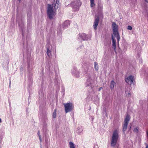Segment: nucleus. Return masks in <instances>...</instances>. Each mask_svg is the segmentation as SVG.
<instances>
[{"label":"nucleus","mask_w":148,"mask_h":148,"mask_svg":"<svg viewBox=\"0 0 148 148\" xmlns=\"http://www.w3.org/2000/svg\"><path fill=\"white\" fill-rule=\"evenodd\" d=\"M59 4V0H53L52 5L48 4L47 13L50 19L53 18L56 14V9Z\"/></svg>","instance_id":"obj_1"},{"label":"nucleus","mask_w":148,"mask_h":148,"mask_svg":"<svg viewBox=\"0 0 148 148\" xmlns=\"http://www.w3.org/2000/svg\"><path fill=\"white\" fill-rule=\"evenodd\" d=\"M119 137L118 130L116 129L113 132L112 136L111 145L114 147L116 145Z\"/></svg>","instance_id":"obj_2"},{"label":"nucleus","mask_w":148,"mask_h":148,"mask_svg":"<svg viewBox=\"0 0 148 148\" xmlns=\"http://www.w3.org/2000/svg\"><path fill=\"white\" fill-rule=\"evenodd\" d=\"M112 27L113 29V34L117 38V42H119L120 39V36L119 35L118 30V26L114 22H113L112 24Z\"/></svg>","instance_id":"obj_3"},{"label":"nucleus","mask_w":148,"mask_h":148,"mask_svg":"<svg viewBox=\"0 0 148 148\" xmlns=\"http://www.w3.org/2000/svg\"><path fill=\"white\" fill-rule=\"evenodd\" d=\"M63 104L64 107L65 112L66 113L72 111L74 108V106L72 103H64Z\"/></svg>","instance_id":"obj_4"},{"label":"nucleus","mask_w":148,"mask_h":148,"mask_svg":"<svg viewBox=\"0 0 148 148\" xmlns=\"http://www.w3.org/2000/svg\"><path fill=\"white\" fill-rule=\"evenodd\" d=\"M130 119V116L127 115L125 118L123 124L122 125L123 131L124 132L126 130L127 128V125L128 124L129 121Z\"/></svg>","instance_id":"obj_5"},{"label":"nucleus","mask_w":148,"mask_h":148,"mask_svg":"<svg viewBox=\"0 0 148 148\" xmlns=\"http://www.w3.org/2000/svg\"><path fill=\"white\" fill-rule=\"evenodd\" d=\"M81 5V3L80 1L73 2L71 5L73 8V11H76L79 10V8Z\"/></svg>","instance_id":"obj_6"},{"label":"nucleus","mask_w":148,"mask_h":148,"mask_svg":"<svg viewBox=\"0 0 148 148\" xmlns=\"http://www.w3.org/2000/svg\"><path fill=\"white\" fill-rule=\"evenodd\" d=\"M86 84L87 87H89L90 90L92 89L94 87L93 80L91 77H89L87 79Z\"/></svg>","instance_id":"obj_7"},{"label":"nucleus","mask_w":148,"mask_h":148,"mask_svg":"<svg viewBox=\"0 0 148 148\" xmlns=\"http://www.w3.org/2000/svg\"><path fill=\"white\" fill-rule=\"evenodd\" d=\"M71 73L72 75L77 78H78L80 77V71L76 68L73 69L72 70Z\"/></svg>","instance_id":"obj_8"},{"label":"nucleus","mask_w":148,"mask_h":148,"mask_svg":"<svg viewBox=\"0 0 148 148\" xmlns=\"http://www.w3.org/2000/svg\"><path fill=\"white\" fill-rule=\"evenodd\" d=\"M134 81V77L132 75H130L125 79L126 82L130 85L132 84Z\"/></svg>","instance_id":"obj_9"},{"label":"nucleus","mask_w":148,"mask_h":148,"mask_svg":"<svg viewBox=\"0 0 148 148\" xmlns=\"http://www.w3.org/2000/svg\"><path fill=\"white\" fill-rule=\"evenodd\" d=\"M79 38L80 39H82L83 40H87L88 38L86 36V34L84 33H81L79 34Z\"/></svg>","instance_id":"obj_10"},{"label":"nucleus","mask_w":148,"mask_h":148,"mask_svg":"<svg viewBox=\"0 0 148 148\" xmlns=\"http://www.w3.org/2000/svg\"><path fill=\"white\" fill-rule=\"evenodd\" d=\"M70 24V22L69 20L66 21L62 24V27L64 29L68 27Z\"/></svg>","instance_id":"obj_11"},{"label":"nucleus","mask_w":148,"mask_h":148,"mask_svg":"<svg viewBox=\"0 0 148 148\" xmlns=\"http://www.w3.org/2000/svg\"><path fill=\"white\" fill-rule=\"evenodd\" d=\"M99 20V17H97L95 20L94 22V24L93 25V27L94 29L96 30L97 29V26Z\"/></svg>","instance_id":"obj_12"},{"label":"nucleus","mask_w":148,"mask_h":148,"mask_svg":"<svg viewBox=\"0 0 148 148\" xmlns=\"http://www.w3.org/2000/svg\"><path fill=\"white\" fill-rule=\"evenodd\" d=\"M112 48H114V50H115L116 49V41L114 39L113 36V35L112 36Z\"/></svg>","instance_id":"obj_13"},{"label":"nucleus","mask_w":148,"mask_h":148,"mask_svg":"<svg viewBox=\"0 0 148 148\" xmlns=\"http://www.w3.org/2000/svg\"><path fill=\"white\" fill-rule=\"evenodd\" d=\"M116 86V83L114 81L112 80L111 81L110 84V88L111 89L114 88L115 86Z\"/></svg>","instance_id":"obj_14"},{"label":"nucleus","mask_w":148,"mask_h":148,"mask_svg":"<svg viewBox=\"0 0 148 148\" xmlns=\"http://www.w3.org/2000/svg\"><path fill=\"white\" fill-rule=\"evenodd\" d=\"M47 54L48 56L50 58H51L52 57V54L51 53V51L49 50V49L48 48H47Z\"/></svg>","instance_id":"obj_15"},{"label":"nucleus","mask_w":148,"mask_h":148,"mask_svg":"<svg viewBox=\"0 0 148 148\" xmlns=\"http://www.w3.org/2000/svg\"><path fill=\"white\" fill-rule=\"evenodd\" d=\"M94 67L96 71H97L99 69L98 64L97 62H95L94 63Z\"/></svg>","instance_id":"obj_16"},{"label":"nucleus","mask_w":148,"mask_h":148,"mask_svg":"<svg viewBox=\"0 0 148 148\" xmlns=\"http://www.w3.org/2000/svg\"><path fill=\"white\" fill-rule=\"evenodd\" d=\"M130 91V87L126 86L125 87V92H127Z\"/></svg>","instance_id":"obj_17"},{"label":"nucleus","mask_w":148,"mask_h":148,"mask_svg":"<svg viewBox=\"0 0 148 148\" xmlns=\"http://www.w3.org/2000/svg\"><path fill=\"white\" fill-rule=\"evenodd\" d=\"M69 144L70 148H75L73 142H70L69 143Z\"/></svg>","instance_id":"obj_18"},{"label":"nucleus","mask_w":148,"mask_h":148,"mask_svg":"<svg viewBox=\"0 0 148 148\" xmlns=\"http://www.w3.org/2000/svg\"><path fill=\"white\" fill-rule=\"evenodd\" d=\"M56 109H55L54 110V112L53 113L52 116L53 118H56Z\"/></svg>","instance_id":"obj_19"},{"label":"nucleus","mask_w":148,"mask_h":148,"mask_svg":"<svg viewBox=\"0 0 148 148\" xmlns=\"http://www.w3.org/2000/svg\"><path fill=\"white\" fill-rule=\"evenodd\" d=\"M90 6L91 7H92L95 5V4L94 3V0H90Z\"/></svg>","instance_id":"obj_20"},{"label":"nucleus","mask_w":148,"mask_h":148,"mask_svg":"<svg viewBox=\"0 0 148 148\" xmlns=\"http://www.w3.org/2000/svg\"><path fill=\"white\" fill-rule=\"evenodd\" d=\"M38 136L40 140V141L41 142V136L40 135V131H39L38 132Z\"/></svg>","instance_id":"obj_21"},{"label":"nucleus","mask_w":148,"mask_h":148,"mask_svg":"<svg viewBox=\"0 0 148 148\" xmlns=\"http://www.w3.org/2000/svg\"><path fill=\"white\" fill-rule=\"evenodd\" d=\"M134 132L138 133V130L137 128H134L133 130Z\"/></svg>","instance_id":"obj_22"},{"label":"nucleus","mask_w":148,"mask_h":148,"mask_svg":"<svg viewBox=\"0 0 148 148\" xmlns=\"http://www.w3.org/2000/svg\"><path fill=\"white\" fill-rule=\"evenodd\" d=\"M127 29L129 30H131L132 29V27L130 26H128L127 28Z\"/></svg>","instance_id":"obj_23"},{"label":"nucleus","mask_w":148,"mask_h":148,"mask_svg":"<svg viewBox=\"0 0 148 148\" xmlns=\"http://www.w3.org/2000/svg\"><path fill=\"white\" fill-rule=\"evenodd\" d=\"M145 145H146L145 148H148V144L147 143H145Z\"/></svg>","instance_id":"obj_24"},{"label":"nucleus","mask_w":148,"mask_h":148,"mask_svg":"<svg viewBox=\"0 0 148 148\" xmlns=\"http://www.w3.org/2000/svg\"><path fill=\"white\" fill-rule=\"evenodd\" d=\"M102 87H100V88H99L98 89V91L99 92L100 91V90L101 89H102Z\"/></svg>","instance_id":"obj_25"},{"label":"nucleus","mask_w":148,"mask_h":148,"mask_svg":"<svg viewBox=\"0 0 148 148\" xmlns=\"http://www.w3.org/2000/svg\"><path fill=\"white\" fill-rule=\"evenodd\" d=\"M145 0V1L146 2H147V3H148V2L147 0Z\"/></svg>","instance_id":"obj_26"},{"label":"nucleus","mask_w":148,"mask_h":148,"mask_svg":"<svg viewBox=\"0 0 148 148\" xmlns=\"http://www.w3.org/2000/svg\"><path fill=\"white\" fill-rule=\"evenodd\" d=\"M1 122H2L1 120V119L0 118V123H1Z\"/></svg>","instance_id":"obj_27"},{"label":"nucleus","mask_w":148,"mask_h":148,"mask_svg":"<svg viewBox=\"0 0 148 148\" xmlns=\"http://www.w3.org/2000/svg\"><path fill=\"white\" fill-rule=\"evenodd\" d=\"M18 1H19V2H20V1H21V0H18Z\"/></svg>","instance_id":"obj_28"},{"label":"nucleus","mask_w":148,"mask_h":148,"mask_svg":"<svg viewBox=\"0 0 148 148\" xmlns=\"http://www.w3.org/2000/svg\"><path fill=\"white\" fill-rule=\"evenodd\" d=\"M61 29H60H60H59V30H61Z\"/></svg>","instance_id":"obj_29"},{"label":"nucleus","mask_w":148,"mask_h":148,"mask_svg":"<svg viewBox=\"0 0 148 148\" xmlns=\"http://www.w3.org/2000/svg\"><path fill=\"white\" fill-rule=\"evenodd\" d=\"M129 93V94H130V93Z\"/></svg>","instance_id":"obj_30"}]
</instances>
